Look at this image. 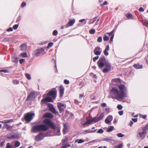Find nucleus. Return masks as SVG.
<instances>
[{
    "label": "nucleus",
    "instance_id": "4c0bfd02",
    "mask_svg": "<svg viewBox=\"0 0 148 148\" xmlns=\"http://www.w3.org/2000/svg\"><path fill=\"white\" fill-rule=\"evenodd\" d=\"M97 142V141L96 140H92V141H90L88 142V144L90 145H92L94 143H96Z\"/></svg>",
    "mask_w": 148,
    "mask_h": 148
},
{
    "label": "nucleus",
    "instance_id": "ddd939ff",
    "mask_svg": "<svg viewBox=\"0 0 148 148\" xmlns=\"http://www.w3.org/2000/svg\"><path fill=\"white\" fill-rule=\"evenodd\" d=\"M6 137L10 139H15L16 138V135L10 133L7 134Z\"/></svg>",
    "mask_w": 148,
    "mask_h": 148
},
{
    "label": "nucleus",
    "instance_id": "1a4fd4ad",
    "mask_svg": "<svg viewBox=\"0 0 148 148\" xmlns=\"http://www.w3.org/2000/svg\"><path fill=\"white\" fill-rule=\"evenodd\" d=\"M101 52V49L98 47H96L94 51V53L96 55H100Z\"/></svg>",
    "mask_w": 148,
    "mask_h": 148
},
{
    "label": "nucleus",
    "instance_id": "393cba45",
    "mask_svg": "<svg viewBox=\"0 0 148 148\" xmlns=\"http://www.w3.org/2000/svg\"><path fill=\"white\" fill-rule=\"evenodd\" d=\"M104 112L102 113L100 116L98 117H97V120H98V121L102 120L104 116Z\"/></svg>",
    "mask_w": 148,
    "mask_h": 148
},
{
    "label": "nucleus",
    "instance_id": "a19ab883",
    "mask_svg": "<svg viewBox=\"0 0 148 148\" xmlns=\"http://www.w3.org/2000/svg\"><path fill=\"white\" fill-rule=\"evenodd\" d=\"M104 131L102 129H99L97 132L99 134H102L103 133Z\"/></svg>",
    "mask_w": 148,
    "mask_h": 148
},
{
    "label": "nucleus",
    "instance_id": "7c9ffc66",
    "mask_svg": "<svg viewBox=\"0 0 148 148\" xmlns=\"http://www.w3.org/2000/svg\"><path fill=\"white\" fill-rule=\"evenodd\" d=\"M114 128L113 126H110L108 128L107 131L108 132H110L113 130Z\"/></svg>",
    "mask_w": 148,
    "mask_h": 148
},
{
    "label": "nucleus",
    "instance_id": "f257e3e1",
    "mask_svg": "<svg viewBox=\"0 0 148 148\" xmlns=\"http://www.w3.org/2000/svg\"><path fill=\"white\" fill-rule=\"evenodd\" d=\"M118 88L119 90L116 88L113 87L110 92V94L112 98L120 100L125 97L127 88L123 84L119 85Z\"/></svg>",
    "mask_w": 148,
    "mask_h": 148
},
{
    "label": "nucleus",
    "instance_id": "f704fd0d",
    "mask_svg": "<svg viewBox=\"0 0 148 148\" xmlns=\"http://www.w3.org/2000/svg\"><path fill=\"white\" fill-rule=\"evenodd\" d=\"M78 141V143H80L84 142V140H82L81 139H77L75 140V142H77Z\"/></svg>",
    "mask_w": 148,
    "mask_h": 148
},
{
    "label": "nucleus",
    "instance_id": "f03ea898",
    "mask_svg": "<svg viewBox=\"0 0 148 148\" xmlns=\"http://www.w3.org/2000/svg\"><path fill=\"white\" fill-rule=\"evenodd\" d=\"M43 122L45 124H40L32 127V131L34 132L40 131L45 132L49 129V127L53 129L55 128L56 126L54 125L50 119H45L44 121Z\"/></svg>",
    "mask_w": 148,
    "mask_h": 148
},
{
    "label": "nucleus",
    "instance_id": "72a5a7b5",
    "mask_svg": "<svg viewBox=\"0 0 148 148\" xmlns=\"http://www.w3.org/2000/svg\"><path fill=\"white\" fill-rule=\"evenodd\" d=\"M143 22L144 25L148 27V21L144 19L143 20Z\"/></svg>",
    "mask_w": 148,
    "mask_h": 148
},
{
    "label": "nucleus",
    "instance_id": "a18cd8bd",
    "mask_svg": "<svg viewBox=\"0 0 148 148\" xmlns=\"http://www.w3.org/2000/svg\"><path fill=\"white\" fill-rule=\"evenodd\" d=\"M53 45V43L52 42H50L48 43V46H47V48H49V47H51Z\"/></svg>",
    "mask_w": 148,
    "mask_h": 148
},
{
    "label": "nucleus",
    "instance_id": "423d86ee",
    "mask_svg": "<svg viewBox=\"0 0 148 148\" xmlns=\"http://www.w3.org/2000/svg\"><path fill=\"white\" fill-rule=\"evenodd\" d=\"M56 94L57 90L56 89L54 88L49 92L48 95L51 96L53 99H55L56 97Z\"/></svg>",
    "mask_w": 148,
    "mask_h": 148
},
{
    "label": "nucleus",
    "instance_id": "69168bd1",
    "mask_svg": "<svg viewBox=\"0 0 148 148\" xmlns=\"http://www.w3.org/2000/svg\"><path fill=\"white\" fill-rule=\"evenodd\" d=\"M24 59H20L19 60L20 63L21 64H22L23 62L24 61Z\"/></svg>",
    "mask_w": 148,
    "mask_h": 148
},
{
    "label": "nucleus",
    "instance_id": "774afa93",
    "mask_svg": "<svg viewBox=\"0 0 148 148\" xmlns=\"http://www.w3.org/2000/svg\"><path fill=\"white\" fill-rule=\"evenodd\" d=\"M132 116L133 117H136L138 116V115H135V114L134 113H133L132 114Z\"/></svg>",
    "mask_w": 148,
    "mask_h": 148
},
{
    "label": "nucleus",
    "instance_id": "5fc2aeb1",
    "mask_svg": "<svg viewBox=\"0 0 148 148\" xmlns=\"http://www.w3.org/2000/svg\"><path fill=\"white\" fill-rule=\"evenodd\" d=\"M99 57L98 56H97L96 57H95L93 58V60L94 62H95L96 60H98L99 58Z\"/></svg>",
    "mask_w": 148,
    "mask_h": 148
},
{
    "label": "nucleus",
    "instance_id": "2f4dec72",
    "mask_svg": "<svg viewBox=\"0 0 148 148\" xmlns=\"http://www.w3.org/2000/svg\"><path fill=\"white\" fill-rule=\"evenodd\" d=\"M148 130V124L146 125L143 128V130L145 131L146 133Z\"/></svg>",
    "mask_w": 148,
    "mask_h": 148
},
{
    "label": "nucleus",
    "instance_id": "a878e982",
    "mask_svg": "<svg viewBox=\"0 0 148 148\" xmlns=\"http://www.w3.org/2000/svg\"><path fill=\"white\" fill-rule=\"evenodd\" d=\"M92 123L90 119L88 120L85 123L83 122L82 121V124L83 125H88Z\"/></svg>",
    "mask_w": 148,
    "mask_h": 148
},
{
    "label": "nucleus",
    "instance_id": "20e7f679",
    "mask_svg": "<svg viewBox=\"0 0 148 148\" xmlns=\"http://www.w3.org/2000/svg\"><path fill=\"white\" fill-rule=\"evenodd\" d=\"M35 114L34 113L29 112L25 116V119L27 122H30L33 119V117L34 116Z\"/></svg>",
    "mask_w": 148,
    "mask_h": 148
},
{
    "label": "nucleus",
    "instance_id": "c756f323",
    "mask_svg": "<svg viewBox=\"0 0 148 148\" xmlns=\"http://www.w3.org/2000/svg\"><path fill=\"white\" fill-rule=\"evenodd\" d=\"M27 48V46L25 44H23L21 46V49L22 51H25L26 50Z\"/></svg>",
    "mask_w": 148,
    "mask_h": 148
},
{
    "label": "nucleus",
    "instance_id": "ea45409f",
    "mask_svg": "<svg viewBox=\"0 0 148 148\" xmlns=\"http://www.w3.org/2000/svg\"><path fill=\"white\" fill-rule=\"evenodd\" d=\"M123 147V144H120L118 145L115 146L116 148H121Z\"/></svg>",
    "mask_w": 148,
    "mask_h": 148
},
{
    "label": "nucleus",
    "instance_id": "a211bd4d",
    "mask_svg": "<svg viewBox=\"0 0 148 148\" xmlns=\"http://www.w3.org/2000/svg\"><path fill=\"white\" fill-rule=\"evenodd\" d=\"M96 130H92L90 129H88L85 130L84 131V134H86L88 133H94L95 132Z\"/></svg>",
    "mask_w": 148,
    "mask_h": 148
},
{
    "label": "nucleus",
    "instance_id": "f3484780",
    "mask_svg": "<svg viewBox=\"0 0 148 148\" xmlns=\"http://www.w3.org/2000/svg\"><path fill=\"white\" fill-rule=\"evenodd\" d=\"M49 107L50 110L53 113H56V111L55 109L53 107V106L52 104H49Z\"/></svg>",
    "mask_w": 148,
    "mask_h": 148
},
{
    "label": "nucleus",
    "instance_id": "4be33fe9",
    "mask_svg": "<svg viewBox=\"0 0 148 148\" xmlns=\"http://www.w3.org/2000/svg\"><path fill=\"white\" fill-rule=\"evenodd\" d=\"M13 121V120L12 119H10L9 120H3L2 121H0V122L3 123H9L10 122H12Z\"/></svg>",
    "mask_w": 148,
    "mask_h": 148
},
{
    "label": "nucleus",
    "instance_id": "0e129e2a",
    "mask_svg": "<svg viewBox=\"0 0 148 148\" xmlns=\"http://www.w3.org/2000/svg\"><path fill=\"white\" fill-rule=\"evenodd\" d=\"M132 120L134 122H136L137 121V118H135V119H132Z\"/></svg>",
    "mask_w": 148,
    "mask_h": 148
},
{
    "label": "nucleus",
    "instance_id": "dca6fc26",
    "mask_svg": "<svg viewBox=\"0 0 148 148\" xmlns=\"http://www.w3.org/2000/svg\"><path fill=\"white\" fill-rule=\"evenodd\" d=\"M75 19L70 21L68 23V24L66 25L65 27L67 28L69 26H72L75 23Z\"/></svg>",
    "mask_w": 148,
    "mask_h": 148
},
{
    "label": "nucleus",
    "instance_id": "3c124183",
    "mask_svg": "<svg viewBox=\"0 0 148 148\" xmlns=\"http://www.w3.org/2000/svg\"><path fill=\"white\" fill-rule=\"evenodd\" d=\"M57 34H58V32L56 30H55L53 31V34L54 36H56L57 35Z\"/></svg>",
    "mask_w": 148,
    "mask_h": 148
},
{
    "label": "nucleus",
    "instance_id": "4d7b16f0",
    "mask_svg": "<svg viewBox=\"0 0 148 148\" xmlns=\"http://www.w3.org/2000/svg\"><path fill=\"white\" fill-rule=\"evenodd\" d=\"M123 110H121L118 112L119 114L120 115H122L123 114Z\"/></svg>",
    "mask_w": 148,
    "mask_h": 148
},
{
    "label": "nucleus",
    "instance_id": "c85d7f7f",
    "mask_svg": "<svg viewBox=\"0 0 148 148\" xmlns=\"http://www.w3.org/2000/svg\"><path fill=\"white\" fill-rule=\"evenodd\" d=\"M90 119L91 120L92 123H95L98 122V120H97V117L91 118Z\"/></svg>",
    "mask_w": 148,
    "mask_h": 148
},
{
    "label": "nucleus",
    "instance_id": "b1692460",
    "mask_svg": "<svg viewBox=\"0 0 148 148\" xmlns=\"http://www.w3.org/2000/svg\"><path fill=\"white\" fill-rule=\"evenodd\" d=\"M44 117H47L51 118L53 117V116L51 113H47L44 115Z\"/></svg>",
    "mask_w": 148,
    "mask_h": 148
},
{
    "label": "nucleus",
    "instance_id": "e433bc0d",
    "mask_svg": "<svg viewBox=\"0 0 148 148\" xmlns=\"http://www.w3.org/2000/svg\"><path fill=\"white\" fill-rule=\"evenodd\" d=\"M20 56L24 58L27 57V53H22L20 54Z\"/></svg>",
    "mask_w": 148,
    "mask_h": 148
},
{
    "label": "nucleus",
    "instance_id": "aec40b11",
    "mask_svg": "<svg viewBox=\"0 0 148 148\" xmlns=\"http://www.w3.org/2000/svg\"><path fill=\"white\" fill-rule=\"evenodd\" d=\"M109 50V45L107 46L106 48L104 51V53L105 56H108V51Z\"/></svg>",
    "mask_w": 148,
    "mask_h": 148
},
{
    "label": "nucleus",
    "instance_id": "052dcab7",
    "mask_svg": "<svg viewBox=\"0 0 148 148\" xmlns=\"http://www.w3.org/2000/svg\"><path fill=\"white\" fill-rule=\"evenodd\" d=\"M114 32V30H113L112 32H110V33H107V34H109V36L110 35H112L113 34V33Z\"/></svg>",
    "mask_w": 148,
    "mask_h": 148
},
{
    "label": "nucleus",
    "instance_id": "39448f33",
    "mask_svg": "<svg viewBox=\"0 0 148 148\" xmlns=\"http://www.w3.org/2000/svg\"><path fill=\"white\" fill-rule=\"evenodd\" d=\"M57 106L60 112L64 111V109L66 107V104L58 102L57 103Z\"/></svg>",
    "mask_w": 148,
    "mask_h": 148
},
{
    "label": "nucleus",
    "instance_id": "09e8293b",
    "mask_svg": "<svg viewBox=\"0 0 148 148\" xmlns=\"http://www.w3.org/2000/svg\"><path fill=\"white\" fill-rule=\"evenodd\" d=\"M95 29H91L90 30L89 32L90 34H93L95 32Z\"/></svg>",
    "mask_w": 148,
    "mask_h": 148
},
{
    "label": "nucleus",
    "instance_id": "bf43d9fd",
    "mask_svg": "<svg viewBox=\"0 0 148 148\" xmlns=\"http://www.w3.org/2000/svg\"><path fill=\"white\" fill-rule=\"evenodd\" d=\"M114 34H113L110 38V42H111L112 41L113 39V38H114Z\"/></svg>",
    "mask_w": 148,
    "mask_h": 148
},
{
    "label": "nucleus",
    "instance_id": "cd10ccee",
    "mask_svg": "<svg viewBox=\"0 0 148 148\" xmlns=\"http://www.w3.org/2000/svg\"><path fill=\"white\" fill-rule=\"evenodd\" d=\"M63 125L64 128L63 129V132L65 134L66 132L67 131L68 127L67 125L66 124H64Z\"/></svg>",
    "mask_w": 148,
    "mask_h": 148
},
{
    "label": "nucleus",
    "instance_id": "7ed1b4c3",
    "mask_svg": "<svg viewBox=\"0 0 148 148\" xmlns=\"http://www.w3.org/2000/svg\"><path fill=\"white\" fill-rule=\"evenodd\" d=\"M109 64V63L106 61L104 58H100L97 62V64L100 68L105 66L106 64Z\"/></svg>",
    "mask_w": 148,
    "mask_h": 148
},
{
    "label": "nucleus",
    "instance_id": "603ef678",
    "mask_svg": "<svg viewBox=\"0 0 148 148\" xmlns=\"http://www.w3.org/2000/svg\"><path fill=\"white\" fill-rule=\"evenodd\" d=\"M13 83L15 84H17L19 83L18 81L16 80H13Z\"/></svg>",
    "mask_w": 148,
    "mask_h": 148
},
{
    "label": "nucleus",
    "instance_id": "c03bdc74",
    "mask_svg": "<svg viewBox=\"0 0 148 148\" xmlns=\"http://www.w3.org/2000/svg\"><path fill=\"white\" fill-rule=\"evenodd\" d=\"M109 38L107 36H105L103 38V39L104 41H107L108 40Z\"/></svg>",
    "mask_w": 148,
    "mask_h": 148
},
{
    "label": "nucleus",
    "instance_id": "13d9d810",
    "mask_svg": "<svg viewBox=\"0 0 148 148\" xmlns=\"http://www.w3.org/2000/svg\"><path fill=\"white\" fill-rule=\"evenodd\" d=\"M64 82L65 84H69V82L68 80L66 79H65L64 81Z\"/></svg>",
    "mask_w": 148,
    "mask_h": 148
},
{
    "label": "nucleus",
    "instance_id": "6e6552de",
    "mask_svg": "<svg viewBox=\"0 0 148 148\" xmlns=\"http://www.w3.org/2000/svg\"><path fill=\"white\" fill-rule=\"evenodd\" d=\"M37 94L36 92H31L27 97L26 100H34Z\"/></svg>",
    "mask_w": 148,
    "mask_h": 148
},
{
    "label": "nucleus",
    "instance_id": "2eb2a0df",
    "mask_svg": "<svg viewBox=\"0 0 148 148\" xmlns=\"http://www.w3.org/2000/svg\"><path fill=\"white\" fill-rule=\"evenodd\" d=\"M113 119L112 116L111 115L108 116L105 120V122L106 124L110 123Z\"/></svg>",
    "mask_w": 148,
    "mask_h": 148
},
{
    "label": "nucleus",
    "instance_id": "49530a36",
    "mask_svg": "<svg viewBox=\"0 0 148 148\" xmlns=\"http://www.w3.org/2000/svg\"><path fill=\"white\" fill-rule=\"evenodd\" d=\"M123 107L121 105H118L117 106V108L119 110H121Z\"/></svg>",
    "mask_w": 148,
    "mask_h": 148
},
{
    "label": "nucleus",
    "instance_id": "de8ad7c7",
    "mask_svg": "<svg viewBox=\"0 0 148 148\" xmlns=\"http://www.w3.org/2000/svg\"><path fill=\"white\" fill-rule=\"evenodd\" d=\"M25 75L27 79H31L30 75L29 74L27 73Z\"/></svg>",
    "mask_w": 148,
    "mask_h": 148
},
{
    "label": "nucleus",
    "instance_id": "37998d69",
    "mask_svg": "<svg viewBox=\"0 0 148 148\" xmlns=\"http://www.w3.org/2000/svg\"><path fill=\"white\" fill-rule=\"evenodd\" d=\"M12 61L13 62L15 63H17L18 62V60L16 58H12Z\"/></svg>",
    "mask_w": 148,
    "mask_h": 148
},
{
    "label": "nucleus",
    "instance_id": "79ce46f5",
    "mask_svg": "<svg viewBox=\"0 0 148 148\" xmlns=\"http://www.w3.org/2000/svg\"><path fill=\"white\" fill-rule=\"evenodd\" d=\"M6 147V148H12L10 143H8L7 144Z\"/></svg>",
    "mask_w": 148,
    "mask_h": 148
},
{
    "label": "nucleus",
    "instance_id": "412c9836",
    "mask_svg": "<svg viewBox=\"0 0 148 148\" xmlns=\"http://www.w3.org/2000/svg\"><path fill=\"white\" fill-rule=\"evenodd\" d=\"M64 92V88L62 86L60 87V97H62L63 95Z\"/></svg>",
    "mask_w": 148,
    "mask_h": 148
},
{
    "label": "nucleus",
    "instance_id": "8fccbe9b",
    "mask_svg": "<svg viewBox=\"0 0 148 148\" xmlns=\"http://www.w3.org/2000/svg\"><path fill=\"white\" fill-rule=\"evenodd\" d=\"M102 40V37L101 36L99 37L97 39V41L99 42H101Z\"/></svg>",
    "mask_w": 148,
    "mask_h": 148
},
{
    "label": "nucleus",
    "instance_id": "864d4df0",
    "mask_svg": "<svg viewBox=\"0 0 148 148\" xmlns=\"http://www.w3.org/2000/svg\"><path fill=\"white\" fill-rule=\"evenodd\" d=\"M18 25H15L13 26V28L14 29L16 30L18 28Z\"/></svg>",
    "mask_w": 148,
    "mask_h": 148
},
{
    "label": "nucleus",
    "instance_id": "473e14b6",
    "mask_svg": "<svg viewBox=\"0 0 148 148\" xmlns=\"http://www.w3.org/2000/svg\"><path fill=\"white\" fill-rule=\"evenodd\" d=\"M126 16L128 18H133L132 15L131 14H127L126 15Z\"/></svg>",
    "mask_w": 148,
    "mask_h": 148
},
{
    "label": "nucleus",
    "instance_id": "9b49d317",
    "mask_svg": "<svg viewBox=\"0 0 148 148\" xmlns=\"http://www.w3.org/2000/svg\"><path fill=\"white\" fill-rule=\"evenodd\" d=\"M44 137L42 134H40L36 136L35 138V140L37 141L42 140L43 138Z\"/></svg>",
    "mask_w": 148,
    "mask_h": 148
},
{
    "label": "nucleus",
    "instance_id": "bb28decb",
    "mask_svg": "<svg viewBox=\"0 0 148 148\" xmlns=\"http://www.w3.org/2000/svg\"><path fill=\"white\" fill-rule=\"evenodd\" d=\"M133 66L134 68L136 69H140L142 68V66L138 64H135Z\"/></svg>",
    "mask_w": 148,
    "mask_h": 148
},
{
    "label": "nucleus",
    "instance_id": "e2e57ef3",
    "mask_svg": "<svg viewBox=\"0 0 148 148\" xmlns=\"http://www.w3.org/2000/svg\"><path fill=\"white\" fill-rule=\"evenodd\" d=\"M13 30V29L11 27H10L7 30V31L10 32V31H12Z\"/></svg>",
    "mask_w": 148,
    "mask_h": 148
},
{
    "label": "nucleus",
    "instance_id": "4468645a",
    "mask_svg": "<svg viewBox=\"0 0 148 148\" xmlns=\"http://www.w3.org/2000/svg\"><path fill=\"white\" fill-rule=\"evenodd\" d=\"M105 67L106 68L103 70V73H107L111 69V66L109 64H106V66Z\"/></svg>",
    "mask_w": 148,
    "mask_h": 148
},
{
    "label": "nucleus",
    "instance_id": "f8f14e48",
    "mask_svg": "<svg viewBox=\"0 0 148 148\" xmlns=\"http://www.w3.org/2000/svg\"><path fill=\"white\" fill-rule=\"evenodd\" d=\"M47 101L49 102H53V101L52 99L51 98L49 97H47L42 99L41 101V103L42 104L43 103H45Z\"/></svg>",
    "mask_w": 148,
    "mask_h": 148
},
{
    "label": "nucleus",
    "instance_id": "338daca9",
    "mask_svg": "<svg viewBox=\"0 0 148 148\" xmlns=\"http://www.w3.org/2000/svg\"><path fill=\"white\" fill-rule=\"evenodd\" d=\"M0 72H3L4 73H7L8 72V71L7 70H3L1 71H0Z\"/></svg>",
    "mask_w": 148,
    "mask_h": 148
},
{
    "label": "nucleus",
    "instance_id": "9d476101",
    "mask_svg": "<svg viewBox=\"0 0 148 148\" xmlns=\"http://www.w3.org/2000/svg\"><path fill=\"white\" fill-rule=\"evenodd\" d=\"M147 133L145 131L142 130V132H138V136L143 139L145 137Z\"/></svg>",
    "mask_w": 148,
    "mask_h": 148
},
{
    "label": "nucleus",
    "instance_id": "6e6d98bb",
    "mask_svg": "<svg viewBox=\"0 0 148 148\" xmlns=\"http://www.w3.org/2000/svg\"><path fill=\"white\" fill-rule=\"evenodd\" d=\"M140 117L141 118H143L144 119H145L147 117V116L146 115H140Z\"/></svg>",
    "mask_w": 148,
    "mask_h": 148
},
{
    "label": "nucleus",
    "instance_id": "6ab92c4d",
    "mask_svg": "<svg viewBox=\"0 0 148 148\" xmlns=\"http://www.w3.org/2000/svg\"><path fill=\"white\" fill-rule=\"evenodd\" d=\"M54 129H55L54 132L56 135L57 136L60 135V128H56V127Z\"/></svg>",
    "mask_w": 148,
    "mask_h": 148
},
{
    "label": "nucleus",
    "instance_id": "680f3d73",
    "mask_svg": "<svg viewBox=\"0 0 148 148\" xmlns=\"http://www.w3.org/2000/svg\"><path fill=\"white\" fill-rule=\"evenodd\" d=\"M26 5V3L25 2H23L21 5V6L22 7H23L25 6Z\"/></svg>",
    "mask_w": 148,
    "mask_h": 148
},
{
    "label": "nucleus",
    "instance_id": "58836bf2",
    "mask_svg": "<svg viewBox=\"0 0 148 148\" xmlns=\"http://www.w3.org/2000/svg\"><path fill=\"white\" fill-rule=\"evenodd\" d=\"M117 136L119 137H123L124 136V135L121 133H118L117 134Z\"/></svg>",
    "mask_w": 148,
    "mask_h": 148
},
{
    "label": "nucleus",
    "instance_id": "c9c22d12",
    "mask_svg": "<svg viewBox=\"0 0 148 148\" xmlns=\"http://www.w3.org/2000/svg\"><path fill=\"white\" fill-rule=\"evenodd\" d=\"M20 143L18 141H16L15 143V147H18L20 145Z\"/></svg>",
    "mask_w": 148,
    "mask_h": 148
},
{
    "label": "nucleus",
    "instance_id": "5701e85b",
    "mask_svg": "<svg viewBox=\"0 0 148 148\" xmlns=\"http://www.w3.org/2000/svg\"><path fill=\"white\" fill-rule=\"evenodd\" d=\"M4 127L8 130L12 131V126H10L8 124H6L4 125Z\"/></svg>",
    "mask_w": 148,
    "mask_h": 148
},
{
    "label": "nucleus",
    "instance_id": "0eeeda50",
    "mask_svg": "<svg viewBox=\"0 0 148 148\" xmlns=\"http://www.w3.org/2000/svg\"><path fill=\"white\" fill-rule=\"evenodd\" d=\"M45 53V49L43 48L36 50L35 51L34 53L35 55L38 56L44 54Z\"/></svg>",
    "mask_w": 148,
    "mask_h": 148
}]
</instances>
